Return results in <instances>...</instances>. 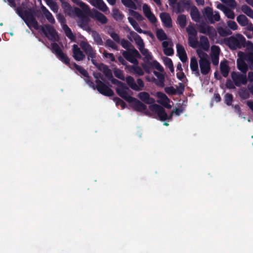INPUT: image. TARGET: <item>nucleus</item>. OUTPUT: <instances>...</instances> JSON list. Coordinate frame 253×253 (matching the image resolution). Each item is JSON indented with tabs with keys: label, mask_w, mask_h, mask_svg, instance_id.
<instances>
[{
	"label": "nucleus",
	"mask_w": 253,
	"mask_h": 253,
	"mask_svg": "<svg viewBox=\"0 0 253 253\" xmlns=\"http://www.w3.org/2000/svg\"><path fill=\"white\" fill-rule=\"evenodd\" d=\"M61 6L63 9H64V11L66 13H70L71 12H73L72 7L70 5V4L65 0L61 2Z\"/></svg>",
	"instance_id": "49"
},
{
	"label": "nucleus",
	"mask_w": 253,
	"mask_h": 253,
	"mask_svg": "<svg viewBox=\"0 0 253 253\" xmlns=\"http://www.w3.org/2000/svg\"><path fill=\"white\" fill-rule=\"evenodd\" d=\"M112 16L115 20L119 21H122L124 17V14L118 8L113 9Z\"/></svg>",
	"instance_id": "35"
},
{
	"label": "nucleus",
	"mask_w": 253,
	"mask_h": 253,
	"mask_svg": "<svg viewBox=\"0 0 253 253\" xmlns=\"http://www.w3.org/2000/svg\"><path fill=\"white\" fill-rule=\"evenodd\" d=\"M241 11L250 18L253 16V10L246 4H244L241 6Z\"/></svg>",
	"instance_id": "37"
},
{
	"label": "nucleus",
	"mask_w": 253,
	"mask_h": 253,
	"mask_svg": "<svg viewBox=\"0 0 253 253\" xmlns=\"http://www.w3.org/2000/svg\"><path fill=\"white\" fill-rule=\"evenodd\" d=\"M129 103L132 104L133 109L136 111L143 112L147 109L146 105L134 97H133Z\"/></svg>",
	"instance_id": "17"
},
{
	"label": "nucleus",
	"mask_w": 253,
	"mask_h": 253,
	"mask_svg": "<svg viewBox=\"0 0 253 253\" xmlns=\"http://www.w3.org/2000/svg\"><path fill=\"white\" fill-rule=\"evenodd\" d=\"M190 14L192 19L194 21L196 22H199L200 21L201 15L196 6H192L191 7Z\"/></svg>",
	"instance_id": "25"
},
{
	"label": "nucleus",
	"mask_w": 253,
	"mask_h": 253,
	"mask_svg": "<svg viewBox=\"0 0 253 253\" xmlns=\"http://www.w3.org/2000/svg\"><path fill=\"white\" fill-rule=\"evenodd\" d=\"M81 46L85 53L87 56L88 60L91 59V62L92 63V61L95 62V58L96 56V51L92 48V47L87 42H83L81 43Z\"/></svg>",
	"instance_id": "11"
},
{
	"label": "nucleus",
	"mask_w": 253,
	"mask_h": 253,
	"mask_svg": "<svg viewBox=\"0 0 253 253\" xmlns=\"http://www.w3.org/2000/svg\"><path fill=\"white\" fill-rule=\"evenodd\" d=\"M177 23L179 25L180 27L184 28L186 25V16L184 14L179 15L177 18Z\"/></svg>",
	"instance_id": "43"
},
{
	"label": "nucleus",
	"mask_w": 253,
	"mask_h": 253,
	"mask_svg": "<svg viewBox=\"0 0 253 253\" xmlns=\"http://www.w3.org/2000/svg\"><path fill=\"white\" fill-rule=\"evenodd\" d=\"M145 62L144 63L142 64V67L143 69L144 70V71L147 73H150V69L152 67L151 65H150L149 63H151L150 61H144Z\"/></svg>",
	"instance_id": "62"
},
{
	"label": "nucleus",
	"mask_w": 253,
	"mask_h": 253,
	"mask_svg": "<svg viewBox=\"0 0 253 253\" xmlns=\"http://www.w3.org/2000/svg\"><path fill=\"white\" fill-rule=\"evenodd\" d=\"M90 3L101 11L105 12L108 9V7L103 0H89Z\"/></svg>",
	"instance_id": "22"
},
{
	"label": "nucleus",
	"mask_w": 253,
	"mask_h": 253,
	"mask_svg": "<svg viewBox=\"0 0 253 253\" xmlns=\"http://www.w3.org/2000/svg\"><path fill=\"white\" fill-rule=\"evenodd\" d=\"M109 81L111 82V83L114 84H116L118 86V87H120L121 86H122L125 84L122 83V82L115 79L113 77L112 72L106 77Z\"/></svg>",
	"instance_id": "48"
},
{
	"label": "nucleus",
	"mask_w": 253,
	"mask_h": 253,
	"mask_svg": "<svg viewBox=\"0 0 253 253\" xmlns=\"http://www.w3.org/2000/svg\"><path fill=\"white\" fill-rule=\"evenodd\" d=\"M74 13L80 19L78 22V25L82 28L87 27L90 21V19L87 15L88 13H85L77 7L74 8Z\"/></svg>",
	"instance_id": "5"
},
{
	"label": "nucleus",
	"mask_w": 253,
	"mask_h": 253,
	"mask_svg": "<svg viewBox=\"0 0 253 253\" xmlns=\"http://www.w3.org/2000/svg\"><path fill=\"white\" fill-rule=\"evenodd\" d=\"M221 1L232 9L236 8L237 2L235 0H221Z\"/></svg>",
	"instance_id": "55"
},
{
	"label": "nucleus",
	"mask_w": 253,
	"mask_h": 253,
	"mask_svg": "<svg viewBox=\"0 0 253 253\" xmlns=\"http://www.w3.org/2000/svg\"><path fill=\"white\" fill-rule=\"evenodd\" d=\"M51 46L52 53L55 54L61 61L71 68L70 59L63 53L59 45L56 42H53L51 44Z\"/></svg>",
	"instance_id": "3"
},
{
	"label": "nucleus",
	"mask_w": 253,
	"mask_h": 253,
	"mask_svg": "<svg viewBox=\"0 0 253 253\" xmlns=\"http://www.w3.org/2000/svg\"><path fill=\"white\" fill-rule=\"evenodd\" d=\"M200 46L205 51H208L210 47V43L207 37L201 36L200 37Z\"/></svg>",
	"instance_id": "29"
},
{
	"label": "nucleus",
	"mask_w": 253,
	"mask_h": 253,
	"mask_svg": "<svg viewBox=\"0 0 253 253\" xmlns=\"http://www.w3.org/2000/svg\"><path fill=\"white\" fill-rule=\"evenodd\" d=\"M197 53L198 55V57L200 58V60H209L208 59V54L203 51H202V50L197 49Z\"/></svg>",
	"instance_id": "64"
},
{
	"label": "nucleus",
	"mask_w": 253,
	"mask_h": 253,
	"mask_svg": "<svg viewBox=\"0 0 253 253\" xmlns=\"http://www.w3.org/2000/svg\"><path fill=\"white\" fill-rule=\"evenodd\" d=\"M220 70L221 74L223 77L226 78L229 75L230 68L228 65V62L225 60L224 62H221L220 64Z\"/></svg>",
	"instance_id": "27"
},
{
	"label": "nucleus",
	"mask_w": 253,
	"mask_h": 253,
	"mask_svg": "<svg viewBox=\"0 0 253 253\" xmlns=\"http://www.w3.org/2000/svg\"><path fill=\"white\" fill-rule=\"evenodd\" d=\"M91 36L95 42V43L100 45L103 44V42L102 38L99 33L96 31L93 30L91 31Z\"/></svg>",
	"instance_id": "32"
},
{
	"label": "nucleus",
	"mask_w": 253,
	"mask_h": 253,
	"mask_svg": "<svg viewBox=\"0 0 253 253\" xmlns=\"http://www.w3.org/2000/svg\"><path fill=\"white\" fill-rule=\"evenodd\" d=\"M92 64L94 65L99 71L102 72L106 77L108 76L111 73L112 71L109 67L103 63H98L96 61H92Z\"/></svg>",
	"instance_id": "23"
},
{
	"label": "nucleus",
	"mask_w": 253,
	"mask_h": 253,
	"mask_svg": "<svg viewBox=\"0 0 253 253\" xmlns=\"http://www.w3.org/2000/svg\"><path fill=\"white\" fill-rule=\"evenodd\" d=\"M165 65L168 67L172 73L174 72V67L171 59L169 57H165L163 58Z\"/></svg>",
	"instance_id": "44"
},
{
	"label": "nucleus",
	"mask_w": 253,
	"mask_h": 253,
	"mask_svg": "<svg viewBox=\"0 0 253 253\" xmlns=\"http://www.w3.org/2000/svg\"><path fill=\"white\" fill-rule=\"evenodd\" d=\"M131 71L139 76H142L144 74L143 70L138 66H132L131 67Z\"/></svg>",
	"instance_id": "50"
},
{
	"label": "nucleus",
	"mask_w": 253,
	"mask_h": 253,
	"mask_svg": "<svg viewBox=\"0 0 253 253\" xmlns=\"http://www.w3.org/2000/svg\"><path fill=\"white\" fill-rule=\"evenodd\" d=\"M122 3L126 7L131 8L132 9H136L137 7L135 3L132 0H121Z\"/></svg>",
	"instance_id": "46"
},
{
	"label": "nucleus",
	"mask_w": 253,
	"mask_h": 253,
	"mask_svg": "<svg viewBox=\"0 0 253 253\" xmlns=\"http://www.w3.org/2000/svg\"><path fill=\"white\" fill-rule=\"evenodd\" d=\"M122 55L126 60L134 64H138L137 58H141L139 52L133 46L128 50L123 51Z\"/></svg>",
	"instance_id": "4"
},
{
	"label": "nucleus",
	"mask_w": 253,
	"mask_h": 253,
	"mask_svg": "<svg viewBox=\"0 0 253 253\" xmlns=\"http://www.w3.org/2000/svg\"><path fill=\"white\" fill-rule=\"evenodd\" d=\"M156 37L160 41H164L168 39V36L164 31L162 29H158L156 32Z\"/></svg>",
	"instance_id": "45"
},
{
	"label": "nucleus",
	"mask_w": 253,
	"mask_h": 253,
	"mask_svg": "<svg viewBox=\"0 0 253 253\" xmlns=\"http://www.w3.org/2000/svg\"><path fill=\"white\" fill-rule=\"evenodd\" d=\"M191 4L190 0H181L177 3L176 13H180L184 11V9L188 10Z\"/></svg>",
	"instance_id": "20"
},
{
	"label": "nucleus",
	"mask_w": 253,
	"mask_h": 253,
	"mask_svg": "<svg viewBox=\"0 0 253 253\" xmlns=\"http://www.w3.org/2000/svg\"><path fill=\"white\" fill-rule=\"evenodd\" d=\"M199 66L201 74L206 75L209 74L211 70V63L209 60H199Z\"/></svg>",
	"instance_id": "15"
},
{
	"label": "nucleus",
	"mask_w": 253,
	"mask_h": 253,
	"mask_svg": "<svg viewBox=\"0 0 253 253\" xmlns=\"http://www.w3.org/2000/svg\"><path fill=\"white\" fill-rule=\"evenodd\" d=\"M186 32L189 36H197V32L192 25H188L186 28Z\"/></svg>",
	"instance_id": "53"
},
{
	"label": "nucleus",
	"mask_w": 253,
	"mask_h": 253,
	"mask_svg": "<svg viewBox=\"0 0 253 253\" xmlns=\"http://www.w3.org/2000/svg\"><path fill=\"white\" fill-rule=\"evenodd\" d=\"M138 97L145 103L147 104H154L155 99L150 96L149 94L145 91L140 92L137 95Z\"/></svg>",
	"instance_id": "19"
},
{
	"label": "nucleus",
	"mask_w": 253,
	"mask_h": 253,
	"mask_svg": "<svg viewBox=\"0 0 253 253\" xmlns=\"http://www.w3.org/2000/svg\"><path fill=\"white\" fill-rule=\"evenodd\" d=\"M217 30L219 35L221 37H226L232 34V32L227 28L219 27Z\"/></svg>",
	"instance_id": "38"
},
{
	"label": "nucleus",
	"mask_w": 253,
	"mask_h": 253,
	"mask_svg": "<svg viewBox=\"0 0 253 253\" xmlns=\"http://www.w3.org/2000/svg\"><path fill=\"white\" fill-rule=\"evenodd\" d=\"M128 89V87L126 85H125V84H124L120 87H117L116 88V91L118 95L125 99L127 102L129 103L133 97L130 96L128 94L127 90Z\"/></svg>",
	"instance_id": "13"
},
{
	"label": "nucleus",
	"mask_w": 253,
	"mask_h": 253,
	"mask_svg": "<svg viewBox=\"0 0 253 253\" xmlns=\"http://www.w3.org/2000/svg\"><path fill=\"white\" fill-rule=\"evenodd\" d=\"M43 14L50 23L54 24L55 23V19L52 14L45 7L43 10Z\"/></svg>",
	"instance_id": "47"
},
{
	"label": "nucleus",
	"mask_w": 253,
	"mask_h": 253,
	"mask_svg": "<svg viewBox=\"0 0 253 253\" xmlns=\"http://www.w3.org/2000/svg\"><path fill=\"white\" fill-rule=\"evenodd\" d=\"M73 56L74 58L77 61L83 60L85 58V55L82 51L78 45L74 44L73 45Z\"/></svg>",
	"instance_id": "18"
},
{
	"label": "nucleus",
	"mask_w": 253,
	"mask_h": 253,
	"mask_svg": "<svg viewBox=\"0 0 253 253\" xmlns=\"http://www.w3.org/2000/svg\"><path fill=\"white\" fill-rule=\"evenodd\" d=\"M165 91L169 95H175L177 94L176 89L172 86L166 87L165 88Z\"/></svg>",
	"instance_id": "61"
},
{
	"label": "nucleus",
	"mask_w": 253,
	"mask_h": 253,
	"mask_svg": "<svg viewBox=\"0 0 253 253\" xmlns=\"http://www.w3.org/2000/svg\"><path fill=\"white\" fill-rule=\"evenodd\" d=\"M152 67L155 68L156 69L158 70L160 72H163L164 71V68L163 67L160 65V64L156 60H154L151 63H149Z\"/></svg>",
	"instance_id": "56"
},
{
	"label": "nucleus",
	"mask_w": 253,
	"mask_h": 253,
	"mask_svg": "<svg viewBox=\"0 0 253 253\" xmlns=\"http://www.w3.org/2000/svg\"><path fill=\"white\" fill-rule=\"evenodd\" d=\"M92 18L97 20L102 24H106L108 21L107 17L103 14L98 11H94L92 15Z\"/></svg>",
	"instance_id": "26"
},
{
	"label": "nucleus",
	"mask_w": 253,
	"mask_h": 253,
	"mask_svg": "<svg viewBox=\"0 0 253 253\" xmlns=\"http://www.w3.org/2000/svg\"><path fill=\"white\" fill-rule=\"evenodd\" d=\"M141 53L142 54L143 56H144V61H150L152 59L153 56L151 55V53L149 51V50L145 48L144 47L143 48H141L139 49Z\"/></svg>",
	"instance_id": "39"
},
{
	"label": "nucleus",
	"mask_w": 253,
	"mask_h": 253,
	"mask_svg": "<svg viewBox=\"0 0 253 253\" xmlns=\"http://www.w3.org/2000/svg\"><path fill=\"white\" fill-rule=\"evenodd\" d=\"M16 12L28 27H32L36 30H41L48 40L54 42H58L59 37L53 26L47 24L40 27L39 26L34 9L29 8L27 10H24L23 7L19 6L16 8Z\"/></svg>",
	"instance_id": "1"
},
{
	"label": "nucleus",
	"mask_w": 253,
	"mask_h": 253,
	"mask_svg": "<svg viewBox=\"0 0 253 253\" xmlns=\"http://www.w3.org/2000/svg\"><path fill=\"white\" fill-rule=\"evenodd\" d=\"M169 42L167 41H163L162 47L164 48L163 51L167 56H172L173 53V49L171 47H169Z\"/></svg>",
	"instance_id": "30"
},
{
	"label": "nucleus",
	"mask_w": 253,
	"mask_h": 253,
	"mask_svg": "<svg viewBox=\"0 0 253 253\" xmlns=\"http://www.w3.org/2000/svg\"><path fill=\"white\" fill-rule=\"evenodd\" d=\"M129 13L131 16L133 17L138 21H141L144 19V17L138 12L133 10H130L129 11Z\"/></svg>",
	"instance_id": "51"
},
{
	"label": "nucleus",
	"mask_w": 253,
	"mask_h": 253,
	"mask_svg": "<svg viewBox=\"0 0 253 253\" xmlns=\"http://www.w3.org/2000/svg\"><path fill=\"white\" fill-rule=\"evenodd\" d=\"M204 17L207 19L211 24H213L215 22L220 21V17L218 11H214L213 14L212 8L206 6L203 11Z\"/></svg>",
	"instance_id": "6"
},
{
	"label": "nucleus",
	"mask_w": 253,
	"mask_h": 253,
	"mask_svg": "<svg viewBox=\"0 0 253 253\" xmlns=\"http://www.w3.org/2000/svg\"><path fill=\"white\" fill-rule=\"evenodd\" d=\"M198 29L201 33L208 36L210 39H213L216 36L215 29L212 26L207 25L205 23L200 24Z\"/></svg>",
	"instance_id": "12"
},
{
	"label": "nucleus",
	"mask_w": 253,
	"mask_h": 253,
	"mask_svg": "<svg viewBox=\"0 0 253 253\" xmlns=\"http://www.w3.org/2000/svg\"><path fill=\"white\" fill-rule=\"evenodd\" d=\"M74 3L79 6L82 10L86 13L90 12V9L89 6L81 0H71Z\"/></svg>",
	"instance_id": "28"
},
{
	"label": "nucleus",
	"mask_w": 253,
	"mask_h": 253,
	"mask_svg": "<svg viewBox=\"0 0 253 253\" xmlns=\"http://www.w3.org/2000/svg\"><path fill=\"white\" fill-rule=\"evenodd\" d=\"M157 97L160 99L158 100V102L162 104L165 107L170 109L171 106L169 103L170 101V99L168 96L163 92L159 91L156 93Z\"/></svg>",
	"instance_id": "16"
},
{
	"label": "nucleus",
	"mask_w": 253,
	"mask_h": 253,
	"mask_svg": "<svg viewBox=\"0 0 253 253\" xmlns=\"http://www.w3.org/2000/svg\"><path fill=\"white\" fill-rule=\"evenodd\" d=\"M143 12L144 15L152 24L155 23L157 20L154 14L151 12L150 6L144 3L142 6Z\"/></svg>",
	"instance_id": "14"
},
{
	"label": "nucleus",
	"mask_w": 253,
	"mask_h": 253,
	"mask_svg": "<svg viewBox=\"0 0 253 253\" xmlns=\"http://www.w3.org/2000/svg\"><path fill=\"white\" fill-rule=\"evenodd\" d=\"M237 68L243 74H246L248 71V65L243 60H237Z\"/></svg>",
	"instance_id": "34"
},
{
	"label": "nucleus",
	"mask_w": 253,
	"mask_h": 253,
	"mask_svg": "<svg viewBox=\"0 0 253 253\" xmlns=\"http://www.w3.org/2000/svg\"><path fill=\"white\" fill-rule=\"evenodd\" d=\"M105 46L106 47H109L113 49L118 50V48L117 45L111 39H109L106 41L105 43Z\"/></svg>",
	"instance_id": "54"
},
{
	"label": "nucleus",
	"mask_w": 253,
	"mask_h": 253,
	"mask_svg": "<svg viewBox=\"0 0 253 253\" xmlns=\"http://www.w3.org/2000/svg\"><path fill=\"white\" fill-rule=\"evenodd\" d=\"M244 59L249 64H253V52H248L245 55Z\"/></svg>",
	"instance_id": "60"
},
{
	"label": "nucleus",
	"mask_w": 253,
	"mask_h": 253,
	"mask_svg": "<svg viewBox=\"0 0 253 253\" xmlns=\"http://www.w3.org/2000/svg\"><path fill=\"white\" fill-rule=\"evenodd\" d=\"M95 83L96 89L101 94L106 96H112L114 94L113 90L100 80H96Z\"/></svg>",
	"instance_id": "9"
},
{
	"label": "nucleus",
	"mask_w": 253,
	"mask_h": 253,
	"mask_svg": "<svg viewBox=\"0 0 253 253\" xmlns=\"http://www.w3.org/2000/svg\"><path fill=\"white\" fill-rule=\"evenodd\" d=\"M154 74L157 77L158 82L156 84L160 87H164L165 85V77L163 74L156 71L153 72Z\"/></svg>",
	"instance_id": "33"
},
{
	"label": "nucleus",
	"mask_w": 253,
	"mask_h": 253,
	"mask_svg": "<svg viewBox=\"0 0 253 253\" xmlns=\"http://www.w3.org/2000/svg\"><path fill=\"white\" fill-rule=\"evenodd\" d=\"M231 77L234 84L240 87L241 85H246L247 84V78L245 74H241L236 72H232L231 74Z\"/></svg>",
	"instance_id": "8"
},
{
	"label": "nucleus",
	"mask_w": 253,
	"mask_h": 253,
	"mask_svg": "<svg viewBox=\"0 0 253 253\" xmlns=\"http://www.w3.org/2000/svg\"><path fill=\"white\" fill-rule=\"evenodd\" d=\"M63 29L64 31L66 36L71 41H75V36L73 35L71 29L66 24L63 25Z\"/></svg>",
	"instance_id": "36"
},
{
	"label": "nucleus",
	"mask_w": 253,
	"mask_h": 253,
	"mask_svg": "<svg viewBox=\"0 0 253 253\" xmlns=\"http://www.w3.org/2000/svg\"><path fill=\"white\" fill-rule=\"evenodd\" d=\"M114 100L116 102V105L121 106L122 109H125L126 108V103L120 98L117 97H114Z\"/></svg>",
	"instance_id": "63"
},
{
	"label": "nucleus",
	"mask_w": 253,
	"mask_h": 253,
	"mask_svg": "<svg viewBox=\"0 0 253 253\" xmlns=\"http://www.w3.org/2000/svg\"><path fill=\"white\" fill-rule=\"evenodd\" d=\"M236 20L239 24L242 27H245L248 25L249 22L248 18L243 14H240L237 17Z\"/></svg>",
	"instance_id": "31"
},
{
	"label": "nucleus",
	"mask_w": 253,
	"mask_h": 253,
	"mask_svg": "<svg viewBox=\"0 0 253 253\" xmlns=\"http://www.w3.org/2000/svg\"><path fill=\"white\" fill-rule=\"evenodd\" d=\"M114 74L116 77L122 80H125V77L124 76L123 72L121 70L115 68L114 70Z\"/></svg>",
	"instance_id": "57"
},
{
	"label": "nucleus",
	"mask_w": 253,
	"mask_h": 253,
	"mask_svg": "<svg viewBox=\"0 0 253 253\" xmlns=\"http://www.w3.org/2000/svg\"><path fill=\"white\" fill-rule=\"evenodd\" d=\"M188 42L190 46L192 48H196L198 44V41L197 36H188Z\"/></svg>",
	"instance_id": "41"
},
{
	"label": "nucleus",
	"mask_w": 253,
	"mask_h": 253,
	"mask_svg": "<svg viewBox=\"0 0 253 253\" xmlns=\"http://www.w3.org/2000/svg\"><path fill=\"white\" fill-rule=\"evenodd\" d=\"M225 16L229 19H233L235 18V15L233 11L227 7L223 12Z\"/></svg>",
	"instance_id": "58"
},
{
	"label": "nucleus",
	"mask_w": 253,
	"mask_h": 253,
	"mask_svg": "<svg viewBox=\"0 0 253 253\" xmlns=\"http://www.w3.org/2000/svg\"><path fill=\"white\" fill-rule=\"evenodd\" d=\"M126 81L128 86L135 91H141L144 86V82L140 78L137 79V84H136L133 78L130 76H128L126 77Z\"/></svg>",
	"instance_id": "7"
},
{
	"label": "nucleus",
	"mask_w": 253,
	"mask_h": 253,
	"mask_svg": "<svg viewBox=\"0 0 253 253\" xmlns=\"http://www.w3.org/2000/svg\"><path fill=\"white\" fill-rule=\"evenodd\" d=\"M149 108L152 112L157 114L161 121H165L169 118L165 109L161 106L157 104H154L150 105Z\"/></svg>",
	"instance_id": "10"
},
{
	"label": "nucleus",
	"mask_w": 253,
	"mask_h": 253,
	"mask_svg": "<svg viewBox=\"0 0 253 253\" xmlns=\"http://www.w3.org/2000/svg\"><path fill=\"white\" fill-rule=\"evenodd\" d=\"M160 17L164 26L167 28H171L172 26V20L168 13L162 12L160 14Z\"/></svg>",
	"instance_id": "21"
},
{
	"label": "nucleus",
	"mask_w": 253,
	"mask_h": 253,
	"mask_svg": "<svg viewBox=\"0 0 253 253\" xmlns=\"http://www.w3.org/2000/svg\"><path fill=\"white\" fill-rule=\"evenodd\" d=\"M238 94L240 98L243 100L248 99L250 97V92L245 87L241 88L238 91Z\"/></svg>",
	"instance_id": "40"
},
{
	"label": "nucleus",
	"mask_w": 253,
	"mask_h": 253,
	"mask_svg": "<svg viewBox=\"0 0 253 253\" xmlns=\"http://www.w3.org/2000/svg\"><path fill=\"white\" fill-rule=\"evenodd\" d=\"M233 101V96L232 94L227 93L224 95V102L228 105L230 106Z\"/></svg>",
	"instance_id": "52"
},
{
	"label": "nucleus",
	"mask_w": 253,
	"mask_h": 253,
	"mask_svg": "<svg viewBox=\"0 0 253 253\" xmlns=\"http://www.w3.org/2000/svg\"><path fill=\"white\" fill-rule=\"evenodd\" d=\"M120 43H121V45L123 48L126 49L127 50H128L131 49L130 48V46H131V43L125 39H122L120 41Z\"/></svg>",
	"instance_id": "59"
},
{
	"label": "nucleus",
	"mask_w": 253,
	"mask_h": 253,
	"mask_svg": "<svg viewBox=\"0 0 253 253\" xmlns=\"http://www.w3.org/2000/svg\"><path fill=\"white\" fill-rule=\"evenodd\" d=\"M190 67L191 71L194 73L196 76H200V74L198 69L197 60L194 56H193L191 58Z\"/></svg>",
	"instance_id": "24"
},
{
	"label": "nucleus",
	"mask_w": 253,
	"mask_h": 253,
	"mask_svg": "<svg viewBox=\"0 0 253 253\" xmlns=\"http://www.w3.org/2000/svg\"><path fill=\"white\" fill-rule=\"evenodd\" d=\"M229 46L233 49L245 47L246 41L241 34H238L236 37H231L228 40Z\"/></svg>",
	"instance_id": "2"
},
{
	"label": "nucleus",
	"mask_w": 253,
	"mask_h": 253,
	"mask_svg": "<svg viewBox=\"0 0 253 253\" xmlns=\"http://www.w3.org/2000/svg\"><path fill=\"white\" fill-rule=\"evenodd\" d=\"M73 65L75 68L85 78H89L87 71L83 68L82 67L78 65L76 63H73Z\"/></svg>",
	"instance_id": "42"
}]
</instances>
